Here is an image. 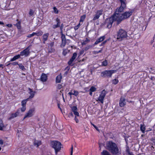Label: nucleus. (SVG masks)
<instances>
[{"label":"nucleus","mask_w":155,"mask_h":155,"mask_svg":"<svg viewBox=\"0 0 155 155\" xmlns=\"http://www.w3.org/2000/svg\"><path fill=\"white\" fill-rule=\"evenodd\" d=\"M54 49H51V50H49V52H54Z\"/></svg>","instance_id":"nucleus-54"},{"label":"nucleus","mask_w":155,"mask_h":155,"mask_svg":"<svg viewBox=\"0 0 155 155\" xmlns=\"http://www.w3.org/2000/svg\"><path fill=\"white\" fill-rule=\"evenodd\" d=\"M105 36L104 35L100 37L95 42L94 45H96L97 44L101 42L105 39Z\"/></svg>","instance_id":"nucleus-14"},{"label":"nucleus","mask_w":155,"mask_h":155,"mask_svg":"<svg viewBox=\"0 0 155 155\" xmlns=\"http://www.w3.org/2000/svg\"><path fill=\"white\" fill-rule=\"evenodd\" d=\"M73 147H72L71 148V155H72L73 154Z\"/></svg>","instance_id":"nucleus-52"},{"label":"nucleus","mask_w":155,"mask_h":155,"mask_svg":"<svg viewBox=\"0 0 155 155\" xmlns=\"http://www.w3.org/2000/svg\"><path fill=\"white\" fill-rule=\"evenodd\" d=\"M68 94L70 95H73V93L71 91H70L68 93Z\"/></svg>","instance_id":"nucleus-53"},{"label":"nucleus","mask_w":155,"mask_h":155,"mask_svg":"<svg viewBox=\"0 0 155 155\" xmlns=\"http://www.w3.org/2000/svg\"><path fill=\"white\" fill-rule=\"evenodd\" d=\"M126 104L125 99L123 97H121L119 101L120 106L121 107H123Z\"/></svg>","instance_id":"nucleus-13"},{"label":"nucleus","mask_w":155,"mask_h":155,"mask_svg":"<svg viewBox=\"0 0 155 155\" xmlns=\"http://www.w3.org/2000/svg\"><path fill=\"white\" fill-rule=\"evenodd\" d=\"M107 149L113 154L116 155L120 153L116 144L112 141H110L106 143Z\"/></svg>","instance_id":"nucleus-2"},{"label":"nucleus","mask_w":155,"mask_h":155,"mask_svg":"<svg viewBox=\"0 0 155 155\" xmlns=\"http://www.w3.org/2000/svg\"><path fill=\"white\" fill-rule=\"evenodd\" d=\"M102 50H99V51H98L97 52V53H100V52H102Z\"/></svg>","instance_id":"nucleus-60"},{"label":"nucleus","mask_w":155,"mask_h":155,"mask_svg":"<svg viewBox=\"0 0 155 155\" xmlns=\"http://www.w3.org/2000/svg\"><path fill=\"white\" fill-rule=\"evenodd\" d=\"M97 51H95L94 52V54H97L98 53H97Z\"/></svg>","instance_id":"nucleus-63"},{"label":"nucleus","mask_w":155,"mask_h":155,"mask_svg":"<svg viewBox=\"0 0 155 155\" xmlns=\"http://www.w3.org/2000/svg\"><path fill=\"white\" fill-rule=\"evenodd\" d=\"M34 144L35 146H36L37 147L41 144V142L40 141L35 140L34 142Z\"/></svg>","instance_id":"nucleus-25"},{"label":"nucleus","mask_w":155,"mask_h":155,"mask_svg":"<svg viewBox=\"0 0 155 155\" xmlns=\"http://www.w3.org/2000/svg\"><path fill=\"white\" fill-rule=\"evenodd\" d=\"M4 126V125L2 120L0 119V130H2Z\"/></svg>","instance_id":"nucleus-28"},{"label":"nucleus","mask_w":155,"mask_h":155,"mask_svg":"<svg viewBox=\"0 0 155 155\" xmlns=\"http://www.w3.org/2000/svg\"><path fill=\"white\" fill-rule=\"evenodd\" d=\"M77 53H73V56L71 58H72V59H73L74 60H75L77 57Z\"/></svg>","instance_id":"nucleus-39"},{"label":"nucleus","mask_w":155,"mask_h":155,"mask_svg":"<svg viewBox=\"0 0 155 155\" xmlns=\"http://www.w3.org/2000/svg\"><path fill=\"white\" fill-rule=\"evenodd\" d=\"M35 112V109L32 108L30 109L25 114L23 120L26 118H29L33 116Z\"/></svg>","instance_id":"nucleus-7"},{"label":"nucleus","mask_w":155,"mask_h":155,"mask_svg":"<svg viewBox=\"0 0 155 155\" xmlns=\"http://www.w3.org/2000/svg\"><path fill=\"white\" fill-rule=\"evenodd\" d=\"M76 116H75V118H74V120L77 123H78L79 122V120H78V119L76 117Z\"/></svg>","instance_id":"nucleus-46"},{"label":"nucleus","mask_w":155,"mask_h":155,"mask_svg":"<svg viewBox=\"0 0 155 155\" xmlns=\"http://www.w3.org/2000/svg\"><path fill=\"white\" fill-rule=\"evenodd\" d=\"M28 93L30 95L29 97L28 98H29V99H30L34 97L35 95V92L33 91L31 89L29 88H28Z\"/></svg>","instance_id":"nucleus-16"},{"label":"nucleus","mask_w":155,"mask_h":155,"mask_svg":"<svg viewBox=\"0 0 155 155\" xmlns=\"http://www.w3.org/2000/svg\"><path fill=\"white\" fill-rule=\"evenodd\" d=\"M15 25L17 27V28L18 29H20L21 28V22L20 21H18L17 23Z\"/></svg>","instance_id":"nucleus-31"},{"label":"nucleus","mask_w":155,"mask_h":155,"mask_svg":"<svg viewBox=\"0 0 155 155\" xmlns=\"http://www.w3.org/2000/svg\"><path fill=\"white\" fill-rule=\"evenodd\" d=\"M107 41H103L101 44V45H100V46H101L103 45H104L105 43Z\"/></svg>","instance_id":"nucleus-49"},{"label":"nucleus","mask_w":155,"mask_h":155,"mask_svg":"<svg viewBox=\"0 0 155 155\" xmlns=\"http://www.w3.org/2000/svg\"><path fill=\"white\" fill-rule=\"evenodd\" d=\"M133 11L132 10H129L123 14H121V15L116 19L117 21L118 24L122 20L129 17L132 14Z\"/></svg>","instance_id":"nucleus-3"},{"label":"nucleus","mask_w":155,"mask_h":155,"mask_svg":"<svg viewBox=\"0 0 155 155\" xmlns=\"http://www.w3.org/2000/svg\"><path fill=\"white\" fill-rule=\"evenodd\" d=\"M66 40L65 36H62V43L61 44V47H64L66 45Z\"/></svg>","instance_id":"nucleus-19"},{"label":"nucleus","mask_w":155,"mask_h":155,"mask_svg":"<svg viewBox=\"0 0 155 155\" xmlns=\"http://www.w3.org/2000/svg\"><path fill=\"white\" fill-rule=\"evenodd\" d=\"M54 45V42H51V43H50V45L51 46H52Z\"/></svg>","instance_id":"nucleus-58"},{"label":"nucleus","mask_w":155,"mask_h":155,"mask_svg":"<svg viewBox=\"0 0 155 155\" xmlns=\"http://www.w3.org/2000/svg\"><path fill=\"white\" fill-rule=\"evenodd\" d=\"M102 155H110V153L107 151H103L101 153Z\"/></svg>","instance_id":"nucleus-32"},{"label":"nucleus","mask_w":155,"mask_h":155,"mask_svg":"<svg viewBox=\"0 0 155 155\" xmlns=\"http://www.w3.org/2000/svg\"><path fill=\"white\" fill-rule=\"evenodd\" d=\"M73 114L72 113H70L69 114V115H68V116L69 117H73Z\"/></svg>","instance_id":"nucleus-48"},{"label":"nucleus","mask_w":155,"mask_h":155,"mask_svg":"<svg viewBox=\"0 0 155 155\" xmlns=\"http://www.w3.org/2000/svg\"><path fill=\"white\" fill-rule=\"evenodd\" d=\"M40 79L42 81L45 82L47 79V76L46 74H42L41 76Z\"/></svg>","instance_id":"nucleus-18"},{"label":"nucleus","mask_w":155,"mask_h":155,"mask_svg":"<svg viewBox=\"0 0 155 155\" xmlns=\"http://www.w3.org/2000/svg\"><path fill=\"white\" fill-rule=\"evenodd\" d=\"M72 111L73 112L74 115L76 116H79V114L78 112V108L76 106H74L71 107Z\"/></svg>","instance_id":"nucleus-12"},{"label":"nucleus","mask_w":155,"mask_h":155,"mask_svg":"<svg viewBox=\"0 0 155 155\" xmlns=\"http://www.w3.org/2000/svg\"><path fill=\"white\" fill-rule=\"evenodd\" d=\"M6 25V26H7V27H9V28H11V27H12V25L11 24H8Z\"/></svg>","instance_id":"nucleus-47"},{"label":"nucleus","mask_w":155,"mask_h":155,"mask_svg":"<svg viewBox=\"0 0 155 155\" xmlns=\"http://www.w3.org/2000/svg\"><path fill=\"white\" fill-rule=\"evenodd\" d=\"M56 21L57 24L56 25H54L52 27L53 28H55L60 27V22L59 19L58 18H57L56 19Z\"/></svg>","instance_id":"nucleus-20"},{"label":"nucleus","mask_w":155,"mask_h":155,"mask_svg":"<svg viewBox=\"0 0 155 155\" xmlns=\"http://www.w3.org/2000/svg\"><path fill=\"white\" fill-rule=\"evenodd\" d=\"M51 146L54 149L55 154H57L58 152L61 150V143L57 141H53L51 142Z\"/></svg>","instance_id":"nucleus-5"},{"label":"nucleus","mask_w":155,"mask_h":155,"mask_svg":"<svg viewBox=\"0 0 155 155\" xmlns=\"http://www.w3.org/2000/svg\"><path fill=\"white\" fill-rule=\"evenodd\" d=\"M151 70H152V71H154L152 73L155 74V68H151Z\"/></svg>","instance_id":"nucleus-56"},{"label":"nucleus","mask_w":155,"mask_h":155,"mask_svg":"<svg viewBox=\"0 0 155 155\" xmlns=\"http://www.w3.org/2000/svg\"><path fill=\"white\" fill-rule=\"evenodd\" d=\"M19 114V110H18L15 113L12 114L11 116L9 117V119L11 120L14 118L16 117Z\"/></svg>","instance_id":"nucleus-17"},{"label":"nucleus","mask_w":155,"mask_h":155,"mask_svg":"<svg viewBox=\"0 0 155 155\" xmlns=\"http://www.w3.org/2000/svg\"><path fill=\"white\" fill-rule=\"evenodd\" d=\"M127 36V32L124 30L120 29L117 32V39L119 41H121L126 38Z\"/></svg>","instance_id":"nucleus-4"},{"label":"nucleus","mask_w":155,"mask_h":155,"mask_svg":"<svg viewBox=\"0 0 155 155\" xmlns=\"http://www.w3.org/2000/svg\"><path fill=\"white\" fill-rule=\"evenodd\" d=\"M85 18H86L85 15H83L82 16H81L80 19V22H83L84 21Z\"/></svg>","instance_id":"nucleus-30"},{"label":"nucleus","mask_w":155,"mask_h":155,"mask_svg":"<svg viewBox=\"0 0 155 155\" xmlns=\"http://www.w3.org/2000/svg\"><path fill=\"white\" fill-rule=\"evenodd\" d=\"M29 47L30 46H28L20 52L21 56L26 57L29 56L30 53Z\"/></svg>","instance_id":"nucleus-9"},{"label":"nucleus","mask_w":155,"mask_h":155,"mask_svg":"<svg viewBox=\"0 0 155 155\" xmlns=\"http://www.w3.org/2000/svg\"><path fill=\"white\" fill-rule=\"evenodd\" d=\"M3 65L0 64V68L2 67L3 66Z\"/></svg>","instance_id":"nucleus-62"},{"label":"nucleus","mask_w":155,"mask_h":155,"mask_svg":"<svg viewBox=\"0 0 155 155\" xmlns=\"http://www.w3.org/2000/svg\"><path fill=\"white\" fill-rule=\"evenodd\" d=\"M118 82V80L116 79L113 80L112 81V83L114 84H116Z\"/></svg>","instance_id":"nucleus-33"},{"label":"nucleus","mask_w":155,"mask_h":155,"mask_svg":"<svg viewBox=\"0 0 155 155\" xmlns=\"http://www.w3.org/2000/svg\"><path fill=\"white\" fill-rule=\"evenodd\" d=\"M62 86L60 84H58L57 86V88L60 89L62 87Z\"/></svg>","instance_id":"nucleus-45"},{"label":"nucleus","mask_w":155,"mask_h":155,"mask_svg":"<svg viewBox=\"0 0 155 155\" xmlns=\"http://www.w3.org/2000/svg\"><path fill=\"white\" fill-rule=\"evenodd\" d=\"M66 50H64L63 52V54L64 55H65L66 54H67V52H66Z\"/></svg>","instance_id":"nucleus-50"},{"label":"nucleus","mask_w":155,"mask_h":155,"mask_svg":"<svg viewBox=\"0 0 155 155\" xmlns=\"http://www.w3.org/2000/svg\"><path fill=\"white\" fill-rule=\"evenodd\" d=\"M80 26V23H79L77 26H75L74 27V29L75 30H77L78 28Z\"/></svg>","instance_id":"nucleus-44"},{"label":"nucleus","mask_w":155,"mask_h":155,"mask_svg":"<svg viewBox=\"0 0 155 155\" xmlns=\"http://www.w3.org/2000/svg\"><path fill=\"white\" fill-rule=\"evenodd\" d=\"M127 152L129 154H130V152H129V150H127Z\"/></svg>","instance_id":"nucleus-61"},{"label":"nucleus","mask_w":155,"mask_h":155,"mask_svg":"<svg viewBox=\"0 0 155 155\" xmlns=\"http://www.w3.org/2000/svg\"><path fill=\"white\" fill-rule=\"evenodd\" d=\"M63 26H64L63 24H61V27H60V29L61 30L63 28Z\"/></svg>","instance_id":"nucleus-55"},{"label":"nucleus","mask_w":155,"mask_h":155,"mask_svg":"<svg viewBox=\"0 0 155 155\" xmlns=\"http://www.w3.org/2000/svg\"><path fill=\"white\" fill-rule=\"evenodd\" d=\"M146 130V127L144 124L140 125V130L142 132V133H144Z\"/></svg>","instance_id":"nucleus-23"},{"label":"nucleus","mask_w":155,"mask_h":155,"mask_svg":"<svg viewBox=\"0 0 155 155\" xmlns=\"http://www.w3.org/2000/svg\"><path fill=\"white\" fill-rule=\"evenodd\" d=\"M79 93L78 92L76 91H74L73 95H74L75 96H77L78 94Z\"/></svg>","instance_id":"nucleus-40"},{"label":"nucleus","mask_w":155,"mask_h":155,"mask_svg":"<svg viewBox=\"0 0 155 155\" xmlns=\"http://www.w3.org/2000/svg\"><path fill=\"white\" fill-rule=\"evenodd\" d=\"M62 76L61 74L58 75L56 78V82L57 83H60L62 79Z\"/></svg>","instance_id":"nucleus-21"},{"label":"nucleus","mask_w":155,"mask_h":155,"mask_svg":"<svg viewBox=\"0 0 155 155\" xmlns=\"http://www.w3.org/2000/svg\"><path fill=\"white\" fill-rule=\"evenodd\" d=\"M12 65H18L19 64H18V62H14L13 63H11Z\"/></svg>","instance_id":"nucleus-42"},{"label":"nucleus","mask_w":155,"mask_h":155,"mask_svg":"<svg viewBox=\"0 0 155 155\" xmlns=\"http://www.w3.org/2000/svg\"><path fill=\"white\" fill-rule=\"evenodd\" d=\"M74 60L73 59H72V58H71L70 60L68 62V64L69 65H71L72 64V62L74 61Z\"/></svg>","instance_id":"nucleus-35"},{"label":"nucleus","mask_w":155,"mask_h":155,"mask_svg":"<svg viewBox=\"0 0 155 155\" xmlns=\"http://www.w3.org/2000/svg\"><path fill=\"white\" fill-rule=\"evenodd\" d=\"M107 61L106 60H105L104 61L102 62V65L103 66H106L107 65Z\"/></svg>","instance_id":"nucleus-36"},{"label":"nucleus","mask_w":155,"mask_h":155,"mask_svg":"<svg viewBox=\"0 0 155 155\" xmlns=\"http://www.w3.org/2000/svg\"><path fill=\"white\" fill-rule=\"evenodd\" d=\"M102 12L103 11L102 10L97 11L96 12V14L94 16L93 20L95 21L98 19L100 15L102 14Z\"/></svg>","instance_id":"nucleus-11"},{"label":"nucleus","mask_w":155,"mask_h":155,"mask_svg":"<svg viewBox=\"0 0 155 155\" xmlns=\"http://www.w3.org/2000/svg\"><path fill=\"white\" fill-rule=\"evenodd\" d=\"M91 124L96 129V130H97L99 131V129H98V127L97 126H96L94 124H92V123H91Z\"/></svg>","instance_id":"nucleus-43"},{"label":"nucleus","mask_w":155,"mask_h":155,"mask_svg":"<svg viewBox=\"0 0 155 155\" xmlns=\"http://www.w3.org/2000/svg\"><path fill=\"white\" fill-rule=\"evenodd\" d=\"M92 92H91V91H90L89 94L91 96H92Z\"/></svg>","instance_id":"nucleus-57"},{"label":"nucleus","mask_w":155,"mask_h":155,"mask_svg":"<svg viewBox=\"0 0 155 155\" xmlns=\"http://www.w3.org/2000/svg\"><path fill=\"white\" fill-rule=\"evenodd\" d=\"M121 3V6L124 7H126V3L125 2L126 0H119Z\"/></svg>","instance_id":"nucleus-26"},{"label":"nucleus","mask_w":155,"mask_h":155,"mask_svg":"<svg viewBox=\"0 0 155 155\" xmlns=\"http://www.w3.org/2000/svg\"><path fill=\"white\" fill-rule=\"evenodd\" d=\"M54 12L55 14H58V9L55 7H53Z\"/></svg>","instance_id":"nucleus-37"},{"label":"nucleus","mask_w":155,"mask_h":155,"mask_svg":"<svg viewBox=\"0 0 155 155\" xmlns=\"http://www.w3.org/2000/svg\"><path fill=\"white\" fill-rule=\"evenodd\" d=\"M18 65L19 67V68L22 71H25V68L24 66H23L22 64H18Z\"/></svg>","instance_id":"nucleus-29"},{"label":"nucleus","mask_w":155,"mask_h":155,"mask_svg":"<svg viewBox=\"0 0 155 155\" xmlns=\"http://www.w3.org/2000/svg\"><path fill=\"white\" fill-rule=\"evenodd\" d=\"M3 144V141L2 140H0V144L2 145Z\"/></svg>","instance_id":"nucleus-51"},{"label":"nucleus","mask_w":155,"mask_h":155,"mask_svg":"<svg viewBox=\"0 0 155 155\" xmlns=\"http://www.w3.org/2000/svg\"><path fill=\"white\" fill-rule=\"evenodd\" d=\"M126 7L121 6L119 8L116 9L114 14L111 17L108 18L105 21V24L107 25L108 28H110L111 27L113 22L116 21V19L119 17L121 15L120 13L123 11Z\"/></svg>","instance_id":"nucleus-1"},{"label":"nucleus","mask_w":155,"mask_h":155,"mask_svg":"<svg viewBox=\"0 0 155 155\" xmlns=\"http://www.w3.org/2000/svg\"><path fill=\"white\" fill-rule=\"evenodd\" d=\"M116 70H105L101 73V76L103 77H111L112 74L116 72Z\"/></svg>","instance_id":"nucleus-6"},{"label":"nucleus","mask_w":155,"mask_h":155,"mask_svg":"<svg viewBox=\"0 0 155 155\" xmlns=\"http://www.w3.org/2000/svg\"><path fill=\"white\" fill-rule=\"evenodd\" d=\"M21 56L20 55V54L16 55L14 56L12 58H11L10 60V61H15L16 60L19 58Z\"/></svg>","instance_id":"nucleus-22"},{"label":"nucleus","mask_w":155,"mask_h":155,"mask_svg":"<svg viewBox=\"0 0 155 155\" xmlns=\"http://www.w3.org/2000/svg\"><path fill=\"white\" fill-rule=\"evenodd\" d=\"M96 90V88L94 86L91 87L90 89V91L91 92H94Z\"/></svg>","instance_id":"nucleus-34"},{"label":"nucleus","mask_w":155,"mask_h":155,"mask_svg":"<svg viewBox=\"0 0 155 155\" xmlns=\"http://www.w3.org/2000/svg\"><path fill=\"white\" fill-rule=\"evenodd\" d=\"M34 12L33 10L30 9L29 12V14L30 16H32L33 15Z\"/></svg>","instance_id":"nucleus-41"},{"label":"nucleus","mask_w":155,"mask_h":155,"mask_svg":"<svg viewBox=\"0 0 155 155\" xmlns=\"http://www.w3.org/2000/svg\"><path fill=\"white\" fill-rule=\"evenodd\" d=\"M4 24L3 22L0 21V25H3Z\"/></svg>","instance_id":"nucleus-59"},{"label":"nucleus","mask_w":155,"mask_h":155,"mask_svg":"<svg viewBox=\"0 0 155 155\" xmlns=\"http://www.w3.org/2000/svg\"><path fill=\"white\" fill-rule=\"evenodd\" d=\"M49 35V34L48 33L44 34L43 35L42 38L43 43L45 44V41L48 40Z\"/></svg>","instance_id":"nucleus-15"},{"label":"nucleus","mask_w":155,"mask_h":155,"mask_svg":"<svg viewBox=\"0 0 155 155\" xmlns=\"http://www.w3.org/2000/svg\"><path fill=\"white\" fill-rule=\"evenodd\" d=\"M130 155H134L133 154L130 153L129 154Z\"/></svg>","instance_id":"nucleus-64"},{"label":"nucleus","mask_w":155,"mask_h":155,"mask_svg":"<svg viewBox=\"0 0 155 155\" xmlns=\"http://www.w3.org/2000/svg\"><path fill=\"white\" fill-rule=\"evenodd\" d=\"M90 40L87 38H86L84 41H83L81 43L82 45H85L86 44L88 43L90 41Z\"/></svg>","instance_id":"nucleus-27"},{"label":"nucleus","mask_w":155,"mask_h":155,"mask_svg":"<svg viewBox=\"0 0 155 155\" xmlns=\"http://www.w3.org/2000/svg\"><path fill=\"white\" fill-rule=\"evenodd\" d=\"M29 100V98H27L26 99L23 100L21 102V107L20 108L22 112H24L26 109V104L28 100Z\"/></svg>","instance_id":"nucleus-10"},{"label":"nucleus","mask_w":155,"mask_h":155,"mask_svg":"<svg viewBox=\"0 0 155 155\" xmlns=\"http://www.w3.org/2000/svg\"><path fill=\"white\" fill-rule=\"evenodd\" d=\"M34 35H36L35 34V32H33L31 34H30L29 35H28V36H27V37L28 38H31Z\"/></svg>","instance_id":"nucleus-38"},{"label":"nucleus","mask_w":155,"mask_h":155,"mask_svg":"<svg viewBox=\"0 0 155 155\" xmlns=\"http://www.w3.org/2000/svg\"><path fill=\"white\" fill-rule=\"evenodd\" d=\"M106 94V92L104 90H103L101 93L97 98V101L100 102L101 103L103 104L104 100Z\"/></svg>","instance_id":"nucleus-8"},{"label":"nucleus","mask_w":155,"mask_h":155,"mask_svg":"<svg viewBox=\"0 0 155 155\" xmlns=\"http://www.w3.org/2000/svg\"><path fill=\"white\" fill-rule=\"evenodd\" d=\"M35 33L36 35L39 36L42 35L43 34V32L41 30L37 31Z\"/></svg>","instance_id":"nucleus-24"}]
</instances>
